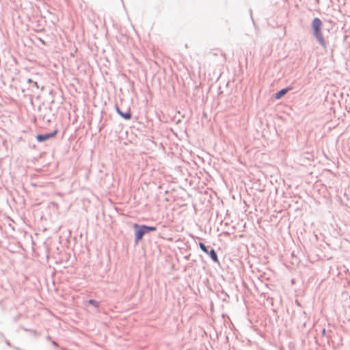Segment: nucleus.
<instances>
[{
  "label": "nucleus",
  "instance_id": "1",
  "mask_svg": "<svg viewBox=\"0 0 350 350\" xmlns=\"http://www.w3.org/2000/svg\"><path fill=\"white\" fill-rule=\"evenodd\" d=\"M322 27V21L319 18H315L313 19L312 22V27L313 29V33L317 39L319 40V43L325 46V41L323 36V33L321 31Z\"/></svg>",
  "mask_w": 350,
  "mask_h": 350
},
{
  "label": "nucleus",
  "instance_id": "2",
  "mask_svg": "<svg viewBox=\"0 0 350 350\" xmlns=\"http://www.w3.org/2000/svg\"><path fill=\"white\" fill-rule=\"evenodd\" d=\"M133 227L135 229V242L138 243L142 239L143 236L146 232V230L143 228V226L139 227L137 224H135Z\"/></svg>",
  "mask_w": 350,
  "mask_h": 350
},
{
  "label": "nucleus",
  "instance_id": "3",
  "mask_svg": "<svg viewBox=\"0 0 350 350\" xmlns=\"http://www.w3.org/2000/svg\"><path fill=\"white\" fill-rule=\"evenodd\" d=\"M57 133V130H55L54 132L51 133H48L45 135H38L36 136V139L38 142H44L48 140L50 138L53 137Z\"/></svg>",
  "mask_w": 350,
  "mask_h": 350
},
{
  "label": "nucleus",
  "instance_id": "4",
  "mask_svg": "<svg viewBox=\"0 0 350 350\" xmlns=\"http://www.w3.org/2000/svg\"><path fill=\"white\" fill-rule=\"evenodd\" d=\"M116 111L118 112V113L123 118H124L126 120H130L132 116H131L130 109H129L125 113L122 112L118 106H116Z\"/></svg>",
  "mask_w": 350,
  "mask_h": 350
},
{
  "label": "nucleus",
  "instance_id": "5",
  "mask_svg": "<svg viewBox=\"0 0 350 350\" xmlns=\"http://www.w3.org/2000/svg\"><path fill=\"white\" fill-rule=\"evenodd\" d=\"M290 90H291V88H285V89H282L280 91L278 92L275 95V98L276 99H280L282 96H284Z\"/></svg>",
  "mask_w": 350,
  "mask_h": 350
},
{
  "label": "nucleus",
  "instance_id": "6",
  "mask_svg": "<svg viewBox=\"0 0 350 350\" xmlns=\"http://www.w3.org/2000/svg\"><path fill=\"white\" fill-rule=\"evenodd\" d=\"M208 253L209 254L210 257L214 262H218L217 255L214 250H211Z\"/></svg>",
  "mask_w": 350,
  "mask_h": 350
},
{
  "label": "nucleus",
  "instance_id": "7",
  "mask_svg": "<svg viewBox=\"0 0 350 350\" xmlns=\"http://www.w3.org/2000/svg\"><path fill=\"white\" fill-rule=\"evenodd\" d=\"M143 228L146 229V232L148 231H155L157 228L154 226H147L145 225H143Z\"/></svg>",
  "mask_w": 350,
  "mask_h": 350
},
{
  "label": "nucleus",
  "instance_id": "8",
  "mask_svg": "<svg viewBox=\"0 0 350 350\" xmlns=\"http://www.w3.org/2000/svg\"><path fill=\"white\" fill-rule=\"evenodd\" d=\"M199 246H200V249H201L203 252H204L205 253H208V250H207L206 247L205 246V245H204L203 243H199Z\"/></svg>",
  "mask_w": 350,
  "mask_h": 350
},
{
  "label": "nucleus",
  "instance_id": "9",
  "mask_svg": "<svg viewBox=\"0 0 350 350\" xmlns=\"http://www.w3.org/2000/svg\"><path fill=\"white\" fill-rule=\"evenodd\" d=\"M89 303H90V304H92V305H95L96 304H97L96 301L92 300V299L90 300V301H89Z\"/></svg>",
  "mask_w": 350,
  "mask_h": 350
}]
</instances>
